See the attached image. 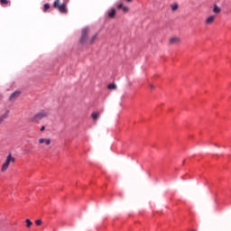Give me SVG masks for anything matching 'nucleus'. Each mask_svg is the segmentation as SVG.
<instances>
[{"instance_id":"obj_19","label":"nucleus","mask_w":231,"mask_h":231,"mask_svg":"<svg viewBox=\"0 0 231 231\" xmlns=\"http://www.w3.org/2000/svg\"><path fill=\"white\" fill-rule=\"evenodd\" d=\"M54 8H59V0H56L53 4Z\"/></svg>"},{"instance_id":"obj_24","label":"nucleus","mask_w":231,"mask_h":231,"mask_svg":"<svg viewBox=\"0 0 231 231\" xmlns=\"http://www.w3.org/2000/svg\"><path fill=\"white\" fill-rule=\"evenodd\" d=\"M127 1V3H131V1H133V0H126Z\"/></svg>"},{"instance_id":"obj_7","label":"nucleus","mask_w":231,"mask_h":231,"mask_svg":"<svg viewBox=\"0 0 231 231\" xmlns=\"http://www.w3.org/2000/svg\"><path fill=\"white\" fill-rule=\"evenodd\" d=\"M116 15V9L113 8L110 11H108V17L113 19Z\"/></svg>"},{"instance_id":"obj_18","label":"nucleus","mask_w":231,"mask_h":231,"mask_svg":"<svg viewBox=\"0 0 231 231\" xmlns=\"http://www.w3.org/2000/svg\"><path fill=\"white\" fill-rule=\"evenodd\" d=\"M5 118H6V115L0 116V124H3Z\"/></svg>"},{"instance_id":"obj_8","label":"nucleus","mask_w":231,"mask_h":231,"mask_svg":"<svg viewBox=\"0 0 231 231\" xmlns=\"http://www.w3.org/2000/svg\"><path fill=\"white\" fill-rule=\"evenodd\" d=\"M214 19H216V16L211 15L209 17L207 18L206 20V23L207 24H212V23H214Z\"/></svg>"},{"instance_id":"obj_20","label":"nucleus","mask_w":231,"mask_h":231,"mask_svg":"<svg viewBox=\"0 0 231 231\" xmlns=\"http://www.w3.org/2000/svg\"><path fill=\"white\" fill-rule=\"evenodd\" d=\"M1 5H8V0H0Z\"/></svg>"},{"instance_id":"obj_9","label":"nucleus","mask_w":231,"mask_h":231,"mask_svg":"<svg viewBox=\"0 0 231 231\" xmlns=\"http://www.w3.org/2000/svg\"><path fill=\"white\" fill-rule=\"evenodd\" d=\"M117 8H118V10H123V12H129V8L128 7H125L124 4H119L117 5Z\"/></svg>"},{"instance_id":"obj_3","label":"nucleus","mask_w":231,"mask_h":231,"mask_svg":"<svg viewBox=\"0 0 231 231\" xmlns=\"http://www.w3.org/2000/svg\"><path fill=\"white\" fill-rule=\"evenodd\" d=\"M48 115H49L48 111L42 110L34 116V118H35L36 122H39V120H42V118H46V116H48Z\"/></svg>"},{"instance_id":"obj_17","label":"nucleus","mask_w":231,"mask_h":231,"mask_svg":"<svg viewBox=\"0 0 231 231\" xmlns=\"http://www.w3.org/2000/svg\"><path fill=\"white\" fill-rule=\"evenodd\" d=\"M35 225H37V226H41V225H42V220L41 219L36 220Z\"/></svg>"},{"instance_id":"obj_14","label":"nucleus","mask_w":231,"mask_h":231,"mask_svg":"<svg viewBox=\"0 0 231 231\" xmlns=\"http://www.w3.org/2000/svg\"><path fill=\"white\" fill-rule=\"evenodd\" d=\"M99 114L97 112H94L92 113L91 117L93 118V120H97L98 118Z\"/></svg>"},{"instance_id":"obj_13","label":"nucleus","mask_w":231,"mask_h":231,"mask_svg":"<svg viewBox=\"0 0 231 231\" xmlns=\"http://www.w3.org/2000/svg\"><path fill=\"white\" fill-rule=\"evenodd\" d=\"M107 88H108L109 89H116V84H115V83H110V84H108Z\"/></svg>"},{"instance_id":"obj_2","label":"nucleus","mask_w":231,"mask_h":231,"mask_svg":"<svg viewBox=\"0 0 231 231\" xmlns=\"http://www.w3.org/2000/svg\"><path fill=\"white\" fill-rule=\"evenodd\" d=\"M88 33H89V28H84L81 32L80 44H86L88 42Z\"/></svg>"},{"instance_id":"obj_16","label":"nucleus","mask_w":231,"mask_h":231,"mask_svg":"<svg viewBox=\"0 0 231 231\" xmlns=\"http://www.w3.org/2000/svg\"><path fill=\"white\" fill-rule=\"evenodd\" d=\"M48 10H50V4H45L43 5V12H48Z\"/></svg>"},{"instance_id":"obj_21","label":"nucleus","mask_w":231,"mask_h":231,"mask_svg":"<svg viewBox=\"0 0 231 231\" xmlns=\"http://www.w3.org/2000/svg\"><path fill=\"white\" fill-rule=\"evenodd\" d=\"M95 39H97V35H94L92 37V40L90 41V44H93V42H95Z\"/></svg>"},{"instance_id":"obj_11","label":"nucleus","mask_w":231,"mask_h":231,"mask_svg":"<svg viewBox=\"0 0 231 231\" xmlns=\"http://www.w3.org/2000/svg\"><path fill=\"white\" fill-rule=\"evenodd\" d=\"M213 12L215 14H219V12H221V8H219V6H217V5H214V9Z\"/></svg>"},{"instance_id":"obj_6","label":"nucleus","mask_w":231,"mask_h":231,"mask_svg":"<svg viewBox=\"0 0 231 231\" xmlns=\"http://www.w3.org/2000/svg\"><path fill=\"white\" fill-rule=\"evenodd\" d=\"M38 143L40 144L45 143V145H50L51 143V139L40 138Z\"/></svg>"},{"instance_id":"obj_4","label":"nucleus","mask_w":231,"mask_h":231,"mask_svg":"<svg viewBox=\"0 0 231 231\" xmlns=\"http://www.w3.org/2000/svg\"><path fill=\"white\" fill-rule=\"evenodd\" d=\"M69 0H65L63 4L59 5L60 14H68V8L66 7Z\"/></svg>"},{"instance_id":"obj_5","label":"nucleus","mask_w":231,"mask_h":231,"mask_svg":"<svg viewBox=\"0 0 231 231\" xmlns=\"http://www.w3.org/2000/svg\"><path fill=\"white\" fill-rule=\"evenodd\" d=\"M20 95H21V91H15L14 93H12L9 97L10 102H14V101L17 100V98H19Z\"/></svg>"},{"instance_id":"obj_23","label":"nucleus","mask_w":231,"mask_h":231,"mask_svg":"<svg viewBox=\"0 0 231 231\" xmlns=\"http://www.w3.org/2000/svg\"><path fill=\"white\" fill-rule=\"evenodd\" d=\"M151 89H154V85H150Z\"/></svg>"},{"instance_id":"obj_15","label":"nucleus","mask_w":231,"mask_h":231,"mask_svg":"<svg viewBox=\"0 0 231 231\" xmlns=\"http://www.w3.org/2000/svg\"><path fill=\"white\" fill-rule=\"evenodd\" d=\"M171 8L173 12H176L178 10V4H173L171 5Z\"/></svg>"},{"instance_id":"obj_22","label":"nucleus","mask_w":231,"mask_h":231,"mask_svg":"<svg viewBox=\"0 0 231 231\" xmlns=\"http://www.w3.org/2000/svg\"><path fill=\"white\" fill-rule=\"evenodd\" d=\"M44 129H46V127H45V126H42L41 129H40V131L42 132V131H44Z\"/></svg>"},{"instance_id":"obj_1","label":"nucleus","mask_w":231,"mask_h":231,"mask_svg":"<svg viewBox=\"0 0 231 231\" xmlns=\"http://www.w3.org/2000/svg\"><path fill=\"white\" fill-rule=\"evenodd\" d=\"M11 163H15V157L12 156V153H9L6 157L5 163L1 168L2 172H6L8 171V167H10Z\"/></svg>"},{"instance_id":"obj_10","label":"nucleus","mask_w":231,"mask_h":231,"mask_svg":"<svg viewBox=\"0 0 231 231\" xmlns=\"http://www.w3.org/2000/svg\"><path fill=\"white\" fill-rule=\"evenodd\" d=\"M170 42L171 44H178V42H180V38H171Z\"/></svg>"},{"instance_id":"obj_12","label":"nucleus","mask_w":231,"mask_h":231,"mask_svg":"<svg viewBox=\"0 0 231 231\" xmlns=\"http://www.w3.org/2000/svg\"><path fill=\"white\" fill-rule=\"evenodd\" d=\"M25 223H26V227L27 228H30V226H32V225H33V223L32 222V220H30V219H26L25 220Z\"/></svg>"}]
</instances>
